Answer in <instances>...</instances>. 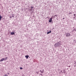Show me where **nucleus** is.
<instances>
[{
	"mask_svg": "<svg viewBox=\"0 0 76 76\" xmlns=\"http://www.w3.org/2000/svg\"><path fill=\"white\" fill-rule=\"evenodd\" d=\"M65 35H66V37H69L71 35V34L69 33H66V34H65Z\"/></svg>",
	"mask_w": 76,
	"mask_h": 76,
	"instance_id": "nucleus-1",
	"label": "nucleus"
},
{
	"mask_svg": "<svg viewBox=\"0 0 76 76\" xmlns=\"http://www.w3.org/2000/svg\"><path fill=\"white\" fill-rule=\"evenodd\" d=\"M54 46L55 47H58V46H59V45H58V43H56L55 45Z\"/></svg>",
	"mask_w": 76,
	"mask_h": 76,
	"instance_id": "nucleus-2",
	"label": "nucleus"
},
{
	"mask_svg": "<svg viewBox=\"0 0 76 76\" xmlns=\"http://www.w3.org/2000/svg\"><path fill=\"white\" fill-rule=\"evenodd\" d=\"M14 16H15V15L13 14H12L10 16V18H11V19L12 18H14Z\"/></svg>",
	"mask_w": 76,
	"mask_h": 76,
	"instance_id": "nucleus-3",
	"label": "nucleus"
},
{
	"mask_svg": "<svg viewBox=\"0 0 76 76\" xmlns=\"http://www.w3.org/2000/svg\"><path fill=\"white\" fill-rule=\"evenodd\" d=\"M33 7H31V8L30 10V12H33V10L32 11V9H33Z\"/></svg>",
	"mask_w": 76,
	"mask_h": 76,
	"instance_id": "nucleus-4",
	"label": "nucleus"
},
{
	"mask_svg": "<svg viewBox=\"0 0 76 76\" xmlns=\"http://www.w3.org/2000/svg\"><path fill=\"white\" fill-rule=\"evenodd\" d=\"M61 72L62 73H64V74H65V73H66V71L65 70V69H64L63 70V72L62 71H61Z\"/></svg>",
	"mask_w": 76,
	"mask_h": 76,
	"instance_id": "nucleus-5",
	"label": "nucleus"
},
{
	"mask_svg": "<svg viewBox=\"0 0 76 76\" xmlns=\"http://www.w3.org/2000/svg\"><path fill=\"white\" fill-rule=\"evenodd\" d=\"M52 19H53V18H51L49 19V22H52Z\"/></svg>",
	"mask_w": 76,
	"mask_h": 76,
	"instance_id": "nucleus-6",
	"label": "nucleus"
},
{
	"mask_svg": "<svg viewBox=\"0 0 76 76\" xmlns=\"http://www.w3.org/2000/svg\"><path fill=\"white\" fill-rule=\"evenodd\" d=\"M58 44L59 46L61 45L62 43L61 42H58Z\"/></svg>",
	"mask_w": 76,
	"mask_h": 76,
	"instance_id": "nucleus-7",
	"label": "nucleus"
},
{
	"mask_svg": "<svg viewBox=\"0 0 76 76\" xmlns=\"http://www.w3.org/2000/svg\"><path fill=\"white\" fill-rule=\"evenodd\" d=\"M25 57H26V58L27 59L28 58V57H29V56L28 55H27L25 56Z\"/></svg>",
	"mask_w": 76,
	"mask_h": 76,
	"instance_id": "nucleus-8",
	"label": "nucleus"
},
{
	"mask_svg": "<svg viewBox=\"0 0 76 76\" xmlns=\"http://www.w3.org/2000/svg\"><path fill=\"white\" fill-rule=\"evenodd\" d=\"M11 35H13L15 34V33L14 32H12L11 33Z\"/></svg>",
	"mask_w": 76,
	"mask_h": 76,
	"instance_id": "nucleus-9",
	"label": "nucleus"
},
{
	"mask_svg": "<svg viewBox=\"0 0 76 76\" xmlns=\"http://www.w3.org/2000/svg\"><path fill=\"white\" fill-rule=\"evenodd\" d=\"M50 33H51V31H50L47 32V34H50Z\"/></svg>",
	"mask_w": 76,
	"mask_h": 76,
	"instance_id": "nucleus-10",
	"label": "nucleus"
},
{
	"mask_svg": "<svg viewBox=\"0 0 76 76\" xmlns=\"http://www.w3.org/2000/svg\"><path fill=\"white\" fill-rule=\"evenodd\" d=\"M1 18H2V17L0 15V21L1 20Z\"/></svg>",
	"mask_w": 76,
	"mask_h": 76,
	"instance_id": "nucleus-11",
	"label": "nucleus"
},
{
	"mask_svg": "<svg viewBox=\"0 0 76 76\" xmlns=\"http://www.w3.org/2000/svg\"><path fill=\"white\" fill-rule=\"evenodd\" d=\"M74 16H75V17H74V18H76V14H75L74 15Z\"/></svg>",
	"mask_w": 76,
	"mask_h": 76,
	"instance_id": "nucleus-12",
	"label": "nucleus"
},
{
	"mask_svg": "<svg viewBox=\"0 0 76 76\" xmlns=\"http://www.w3.org/2000/svg\"><path fill=\"white\" fill-rule=\"evenodd\" d=\"M7 58H8V57H6L5 58V60H7Z\"/></svg>",
	"mask_w": 76,
	"mask_h": 76,
	"instance_id": "nucleus-13",
	"label": "nucleus"
},
{
	"mask_svg": "<svg viewBox=\"0 0 76 76\" xmlns=\"http://www.w3.org/2000/svg\"><path fill=\"white\" fill-rule=\"evenodd\" d=\"M55 18V17H54V16H52V18H52V19H53V18Z\"/></svg>",
	"mask_w": 76,
	"mask_h": 76,
	"instance_id": "nucleus-14",
	"label": "nucleus"
},
{
	"mask_svg": "<svg viewBox=\"0 0 76 76\" xmlns=\"http://www.w3.org/2000/svg\"><path fill=\"white\" fill-rule=\"evenodd\" d=\"M41 73H44V69H43V71L41 72Z\"/></svg>",
	"mask_w": 76,
	"mask_h": 76,
	"instance_id": "nucleus-15",
	"label": "nucleus"
},
{
	"mask_svg": "<svg viewBox=\"0 0 76 76\" xmlns=\"http://www.w3.org/2000/svg\"><path fill=\"white\" fill-rule=\"evenodd\" d=\"M55 16H56V17H57V15H55L53 16V17H54V18H55Z\"/></svg>",
	"mask_w": 76,
	"mask_h": 76,
	"instance_id": "nucleus-16",
	"label": "nucleus"
},
{
	"mask_svg": "<svg viewBox=\"0 0 76 76\" xmlns=\"http://www.w3.org/2000/svg\"><path fill=\"white\" fill-rule=\"evenodd\" d=\"M73 31H76V30L75 29H74Z\"/></svg>",
	"mask_w": 76,
	"mask_h": 76,
	"instance_id": "nucleus-17",
	"label": "nucleus"
},
{
	"mask_svg": "<svg viewBox=\"0 0 76 76\" xmlns=\"http://www.w3.org/2000/svg\"><path fill=\"white\" fill-rule=\"evenodd\" d=\"M0 61H3V60L2 59H1L0 60Z\"/></svg>",
	"mask_w": 76,
	"mask_h": 76,
	"instance_id": "nucleus-18",
	"label": "nucleus"
},
{
	"mask_svg": "<svg viewBox=\"0 0 76 76\" xmlns=\"http://www.w3.org/2000/svg\"><path fill=\"white\" fill-rule=\"evenodd\" d=\"M4 76H8V75H7L5 74L4 75Z\"/></svg>",
	"mask_w": 76,
	"mask_h": 76,
	"instance_id": "nucleus-19",
	"label": "nucleus"
},
{
	"mask_svg": "<svg viewBox=\"0 0 76 76\" xmlns=\"http://www.w3.org/2000/svg\"><path fill=\"white\" fill-rule=\"evenodd\" d=\"M2 60V61H3L5 59H4V58H3Z\"/></svg>",
	"mask_w": 76,
	"mask_h": 76,
	"instance_id": "nucleus-20",
	"label": "nucleus"
},
{
	"mask_svg": "<svg viewBox=\"0 0 76 76\" xmlns=\"http://www.w3.org/2000/svg\"><path fill=\"white\" fill-rule=\"evenodd\" d=\"M23 69V68H22V67H20V69Z\"/></svg>",
	"mask_w": 76,
	"mask_h": 76,
	"instance_id": "nucleus-21",
	"label": "nucleus"
},
{
	"mask_svg": "<svg viewBox=\"0 0 76 76\" xmlns=\"http://www.w3.org/2000/svg\"><path fill=\"white\" fill-rule=\"evenodd\" d=\"M40 75H41V76H42V74H41H41H40Z\"/></svg>",
	"mask_w": 76,
	"mask_h": 76,
	"instance_id": "nucleus-22",
	"label": "nucleus"
},
{
	"mask_svg": "<svg viewBox=\"0 0 76 76\" xmlns=\"http://www.w3.org/2000/svg\"><path fill=\"white\" fill-rule=\"evenodd\" d=\"M69 15H70V14H72V13L71 12H70L69 13Z\"/></svg>",
	"mask_w": 76,
	"mask_h": 76,
	"instance_id": "nucleus-23",
	"label": "nucleus"
},
{
	"mask_svg": "<svg viewBox=\"0 0 76 76\" xmlns=\"http://www.w3.org/2000/svg\"><path fill=\"white\" fill-rule=\"evenodd\" d=\"M36 73H37L38 74V73H39L38 72H37Z\"/></svg>",
	"mask_w": 76,
	"mask_h": 76,
	"instance_id": "nucleus-24",
	"label": "nucleus"
},
{
	"mask_svg": "<svg viewBox=\"0 0 76 76\" xmlns=\"http://www.w3.org/2000/svg\"><path fill=\"white\" fill-rule=\"evenodd\" d=\"M74 64H76V61L75 62V63Z\"/></svg>",
	"mask_w": 76,
	"mask_h": 76,
	"instance_id": "nucleus-25",
	"label": "nucleus"
},
{
	"mask_svg": "<svg viewBox=\"0 0 76 76\" xmlns=\"http://www.w3.org/2000/svg\"><path fill=\"white\" fill-rule=\"evenodd\" d=\"M74 66H75V67L76 66V65H74Z\"/></svg>",
	"mask_w": 76,
	"mask_h": 76,
	"instance_id": "nucleus-26",
	"label": "nucleus"
},
{
	"mask_svg": "<svg viewBox=\"0 0 76 76\" xmlns=\"http://www.w3.org/2000/svg\"><path fill=\"white\" fill-rule=\"evenodd\" d=\"M40 72H41H41H42V71H41V70H40Z\"/></svg>",
	"mask_w": 76,
	"mask_h": 76,
	"instance_id": "nucleus-27",
	"label": "nucleus"
},
{
	"mask_svg": "<svg viewBox=\"0 0 76 76\" xmlns=\"http://www.w3.org/2000/svg\"><path fill=\"white\" fill-rule=\"evenodd\" d=\"M65 19L64 18H63V19Z\"/></svg>",
	"mask_w": 76,
	"mask_h": 76,
	"instance_id": "nucleus-28",
	"label": "nucleus"
},
{
	"mask_svg": "<svg viewBox=\"0 0 76 76\" xmlns=\"http://www.w3.org/2000/svg\"><path fill=\"white\" fill-rule=\"evenodd\" d=\"M8 75H9V73H8Z\"/></svg>",
	"mask_w": 76,
	"mask_h": 76,
	"instance_id": "nucleus-29",
	"label": "nucleus"
},
{
	"mask_svg": "<svg viewBox=\"0 0 76 76\" xmlns=\"http://www.w3.org/2000/svg\"><path fill=\"white\" fill-rule=\"evenodd\" d=\"M31 13H32V12H31Z\"/></svg>",
	"mask_w": 76,
	"mask_h": 76,
	"instance_id": "nucleus-30",
	"label": "nucleus"
},
{
	"mask_svg": "<svg viewBox=\"0 0 76 76\" xmlns=\"http://www.w3.org/2000/svg\"><path fill=\"white\" fill-rule=\"evenodd\" d=\"M47 18H48V17H47Z\"/></svg>",
	"mask_w": 76,
	"mask_h": 76,
	"instance_id": "nucleus-31",
	"label": "nucleus"
}]
</instances>
